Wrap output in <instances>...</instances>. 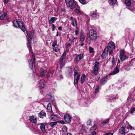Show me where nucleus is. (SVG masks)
<instances>
[{"mask_svg":"<svg viewBox=\"0 0 135 135\" xmlns=\"http://www.w3.org/2000/svg\"><path fill=\"white\" fill-rule=\"evenodd\" d=\"M27 45L28 47V48L29 50L30 51H32V59L33 60L31 59H29L28 60V62L29 63V66L30 68L31 69H33V64L35 63V57L34 55V54L33 52L32 51V50H31V42L30 41H29L28 40H27Z\"/></svg>","mask_w":135,"mask_h":135,"instance_id":"f257e3e1","label":"nucleus"},{"mask_svg":"<svg viewBox=\"0 0 135 135\" xmlns=\"http://www.w3.org/2000/svg\"><path fill=\"white\" fill-rule=\"evenodd\" d=\"M13 23L14 27L16 28L19 27L24 32L25 31V28L23 23L19 20H15Z\"/></svg>","mask_w":135,"mask_h":135,"instance_id":"f03ea898","label":"nucleus"},{"mask_svg":"<svg viewBox=\"0 0 135 135\" xmlns=\"http://www.w3.org/2000/svg\"><path fill=\"white\" fill-rule=\"evenodd\" d=\"M115 44L112 41L109 42L108 46L105 47V49H107V51L109 52V54L112 55L113 53V51L115 49Z\"/></svg>","mask_w":135,"mask_h":135,"instance_id":"7ed1b4c3","label":"nucleus"},{"mask_svg":"<svg viewBox=\"0 0 135 135\" xmlns=\"http://www.w3.org/2000/svg\"><path fill=\"white\" fill-rule=\"evenodd\" d=\"M67 6L71 9L74 8L76 7L75 2L74 0H65Z\"/></svg>","mask_w":135,"mask_h":135,"instance_id":"20e7f679","label":"nucleus"},{"mask_svg":"<svg viewBox=\"0 0 135 135\" xmlns=\"http://www.w3.org/2000/svg\"><path fill=\"white\" fill-rule=\"evenodd\" d=\"M89 35L90 39L91 40H95L97 38V35L95 31L93 29H91L89 31Z\"/></svg>","mask_w":135,"mask_h":135,"instance_id":"39448f33","label":"nucleus"},{"mask_svg":"<svg viewBox=\"0 0 135 135\" xmlns=\"http://www.w3.org/2000/svg\"><path fill=\"white\" fill-rule=\"evenodd\" d=\"M99 62L96 61L95 62V65L93 67V69L91 71V73L95 75H97L98 73V70L99 69Z\"/></svg>","mask_w":135,"mask_h":135,"instance_id":"423d86ee","label":"nucleus"},{"mask_svg":"<svg viewBox=\"0 0 135 135\" xmlns=\"http://www.w3.org/2000/svg\"><path fill=\"white\" fill-rule=\"evenodd\" d=\"M66 60V54L64 53L60 58L59 64L60 68L61 69L65 65Z\"/></svg>","mask_w":135,"mask_h":135,"instance_id":"0eeeda50","label":"nucleus"},{"mask_svg":"<svg viewBox=\"0 0 135 135\" xmlns=\"http://www.w3.org/2000/svg\"><path fill=\"white\" fill-rule=\"evenodd\" d=\"M126 53V51L123 50H121L120 52L119 58L122 61L124 60L128 57Z\"/></svg>","mask_w":135,"mask_h":135,"instance_id":"6e6552de","label":"nucleus"},{"mask_svg":"<svg viewBox=\"0 0 135 135\" xmlns=\"http://www.w3.org/2000/svg\"><path fill=\"white\" fill-rule=\"evenodd\" d=\"M64 119L67 123H69L71 122V118L69 114H66L64 115Z\"/></svg>","mask_w":135,"mask_h":135,"instance_id":"1a4fd4ad","label":"nucleus"},{"mask_svg":"<svg viewBox=\"0 0 135 135\" xmlns=\"http://www.w3.org/2000/svg\"><path fill=\"white\" fill-rule=\"evenodd\" d=\"M45 81L43 79L41 80L37 84V86L40 89L44 88L45 87Z\"/></svg>","mask_w":135,"mask_h":135,"instance_id":"9d476101","label":"nucleus"},{"mask_svg":"<svg viewBox=\"0 0 135 135\" xmlns=\"http://www.w3.org/2000/svg\"><path fill=\"white\" fill-rule=\"evenodd\" d=\"M29 119L31 122L36 124L37 122V118L34 116L30 117Z\"/></svg>","mask_w":135,"mask_h":135,"instance_id":"9b49d317","label":"nucleus"},{"mask_svg":"<svg viewBox=\"0 0 135 135\" xmlns=\"http://www.w3.org/2000/svg\"><path fill=\"white\" fill-rule=\"evenodd\" d=\"M84 56L83 54H80L76 56L75 59V60L77 62L80 61L81 59L83 58Z\"/></svg>","mask_w":135,"mask_h":135,"instance_id":"f8f14e48","label":"nucleus"},{"mask_svg":"<svg viewBox=\"0 0 135 135\" xmlns=\"http://www.w3.org/2000/svg\"><path fill=\"white\" fill-rule=\"evenodd\" d=\"M109 52L107 51V49H105L104 52L102 54V57L103 59H104L106 57Z\"/></svg>","mask_w":135,"mask_h":135,"instance_id":"ddd939ff","label":"nucleus"},{"mask_svg":"<svg viewBox=\"0 0 135 135\" xmlns=\"http://www.w3.org/2000/svg\"><path fill=\"white\" fill-rule=\"evenodd\" d=\"M80 77V74H79L74 75V84H77Z\"/></svg>","mask_w":135,"mask_h":135,"instance_id":"4468645a","label":"nucleus"},{"mask_svg":"<svg viewBox=\"0 0 135 135\" xmlns=\"http://www.w3.org/2000/svg\"><path fill=\"white\" fill-rule=\"evenodd\" d=\"M70 20L72 21L71 24L73 26H75L77 25V22L76 19L74 17H71L70 18Z\"/></svg>","mask_w":135,"mask_h":135,"instance_id":"2eb2a0df","label":"nucleus"},{"mask_svg":"<svg viewBox=\"0 0 135 135\" xmlns=\"http://www.w3.org/2000/svg\"><path fill=\"white\" fill-rule=\"evenodd\" d=\"M26 33L29 38L32 40V39L33 38L32 36L34 34L33 31L32 30L30 32L27 31Z\"/></svg>","mask_w":135,"mask_h":135,"instance_id":"dca6fc26","label":"nucleus"},{"mask_svg":"<svg viewBox=\"0 0 135 135\" xmlns=\"http://www.w3.org/2000/svg\"><path fill=\"white\" fill-rule=\"evenodd\" d=\"M119 72V70L117 68V67H116L114 69L113 71L109 74V75H115L117 73Z\"/></svg>","mask_w":135,"mask_h":135,"instance_id":"f3484780","label":"nucleus"},{"mask_svg":"<svg viewBox=\"0 0 135 135\" xmlns=\"http://www.w3.org/2000/svg\"><path fill=\"white\" fill-rule=\"evenodd\" d=\"M39 71L40 73L39 76L42 77L43 76H45V71L44 69L41 68L39 69Z\"/></svg>","mask_w":135,"mask_h":135,"instance_id":"a211bd4d","label":"nucleus"},{"mask_svg":"<svg viewBox=\"0 0 135 135\" xmlns=\"http://www.w3.org/2000/svg\"><path fill=\"white\" fill-rule=\"evenodd\" d=\"M57 116V115H52L50 116V119L52 120H55L58 119Z\"/></svg>","mask_w":135,"mask_h":135,"instance_id":"6ab92c4d","label":"nucleus"},{"mask_svg":"<svg viewBox=\"0 0 135 135\" xmlns=\"http://www.w3.org/2000/svg\"><path fill=\"white\" fill-rule=\"evenodd\" d=\"M40 128L43 133L45 132V126L46 125V124L41 123Z\"/></svg>","mask_w":135,"mask_h":135,"instance_id":"aec40b11","label":"nucleus"},{"mask_svg":"<svg viewBox=\"0 0 135 135\" xmlns=\"http://www.w3.org/2000/svg\"><path fill=\"white\" fill-rule=\"evenodd\" d=\"M57 18H56L55 17H52L51 18L49 22V23L50 24H52V23H54L55 21H56V20H57Z\"/></svg>","mask_w":135,"mask_h":135,"instance_id":"412c9836","label":"nucleus"},{"mask_svg":"<svg viewBox=\"0 0 135 135\" xmlns=\"http://www.w3.org/2000/svg\"><path fill=\"white\" fill-rule=\"evenodd\" d=\"M47 109L48 112H51L52 113H53V112L52 110L51 105L50 103H49L47 105Z\"/></svg>","mask_w":135,"mask_h":135,"instance_id":"4be33fe9","label":"nucleus"},{"mask_svg":"<svg viewBox=\"0 0 135 135\" xmlns=\"http://www.w3.org/2000/svg\"><path fill=\"white\" fill-rule=\"evenodd\" d=\"M38 115L40 118H43L46 116V114L44 112L42 111L39 113Z\"/></svg>","mask_w":135,"mask_h":135,"instance_id":"5701e85b","label":"nucleus"},{"mask_svg":"<svg viewBox=\"0 0 135 135\" xmlns=\"http://www.w3.org/2000/svg\"><path fill=\"white\" fill-rule=\"evenodd\" d=\"M53 97L50 94H47L46 96V98L47 100L51 101L53 99Z\"/></svg>","mask_w":135,"mask_h":135,"instance_id":"b1692460","label":"nucleus"},{"mask_svg":"<svg viewBox=\"0 0 135 135\" xmlns=\"http://www.w3.org/2000/svg\"><path fill=\"white\" fill-rule=\"evenodd\" d=\"M86 76L84 74H83L81 76V81L82 84H83L86 78Z\"/></svg>","mask_w":135,"mask_h":135,"instance_id":"393cba45","label":"nucleus"},{"mask_svg":"<svg viewBox=\"0 0 135 135\" xmlns=\"http://www.w3.org/2000/svg\"><path fill=\"white\" fill-rule=\"evenodd\" d=\"M119 132L122 134H124L125 133V128L124 127H122L119 130Z\"/></svg>","mask_w":135,"mask_h":135,"instance_id":"a878e982","label":"nucleus"},{"mask_svg":"<svg viewBox=\"0 0 135 135\" xmlns=\"http://www.w3.org/2000/svg\"><path fill=\"white\" fill-rule=\"evenodd\" d=\"M6 16V14L4 12H3L0 14V19L3 20L4 19Z\"/></svg>","mask_w":135,"mask_h":135,"instance_id":"bb28decb","label":"nucleus"},{"mask_svg":"<svg viewBox=\"0 0 135 135\" xmlns=\"http://www.w3.org/2000/svg\"><path fill=\"white\" fill-rule=\"evenodd\" d=\"M107 80V78L106 76L102 78L101 82V84H105Z\"/></svg>","mask_w":135,"mask_h":135,"instance_id":"cd10ccee","label":"nucleus"},{"mask_svg":"<svg viewBox=\"0 0 135 135\" xmlns=\"http://www.w3.org/2000/svg\"><path fill=\"white\" fill-rule=\"evenodd\" d=\"M85 37V36L82 33H81L80 36V41L81 42L83 41Z\"/></svg>","mask_w":135,"mask_h":135,"instance_id":"c85d7f7f","label":"nucleus"},{"mask_svg":"<svg viewBox=\"0 0 135 135\" xmlns=\"http://www.w3.org/2000/svg\"><path fill=\"white\" fill-rule=\"evenodd\" d=\"M97 10H95L94 12H91V16L95 18L97 17V15L96 13Z\"/></svg>","mask_w":135,"mask_h":135,"instance_id":"c756f323","label":"nucleus"},{"mask_svg":"<svg viewBox=\"0 0 135 135\" xmlns=\"http://www.w3.org/2000/svg\"><path fill=\"white\" fill-rule=\"evenodd\" d=\"M125 3L126 6H130L131 4V2L130 0H125Z\"/></svg>","mask_w":135,"mask_h":135,"instance_id":"7c9ffc66","label":"nucleus"},{"mask_svg":"<svg viewBox=\"0 0 135 135\" xmlns=\"http://www.w3.org/2000/svg\"><path fill=\"white\" fill-rule=\"evenodd\" d=\"M57 123L58 122L57 121L52 122L50 123L49 124V125L51 127H53L56 125Z\"/></svg>","mask_w":135,"mask_h":135,"instance_id":"2f4dec72","label":"nucleus"},{"mask_svg":"<svg viewBox=\"0 0 135 135\" xmlns=\"http://www.w3.org/2000/svg\"><path fill=\"white\" fill-rule=\"evenodd\" d=\"M79 71V69L77 67H75L74 71V75L75 74H78V71Z\"/></svg>","mask_w":135,"mask_h":135,"instance_id":"473e14b6","label":"nucleus"},{"mask_svg":"<svg viewBox=\"0 0 135 135\" xmlns=\"http://www.w3.org/2000/svg\"><path fill=\"white\" fill-rule=\"evenodd\" d=\"M99 90V86L98 85L96 86L95 88L94 92V93H98Z\"/></svg>","mask_w":135,"mask_h":135,"instance_id":"72a5a7b5","label":"nucleus"},{"mask_svg":"<svg viewBox=\"0 0 135 135\" xmlns=\"http://www.w3.org/2000/svg\"><path fill=\"white\" fill-rule=\"evenodd\" d=\"M97 129V127H96V125L94 124L93 126L91 127L90 129V131L91 132H92V131H93V130L95 131Z\"/></svg>","mask_w":135,"mask_h":135,"instance_id":"f704fd0d","label":"nucleus"},{"mask_svg":"<svg viewBox=\"0 0 135 135\" xmlns=\"http://www.w3.org/2000/svg\"><path fill=\"white\" fill-rule=\"evenodd\" d=\"M52 74L50 72H48L46 75V77L47 78H49L50 76H52Z\"/></svg>","mask_w":135,"mask_h":135,"instance_id":"c9c22d12","label":"nucleus"},{"mask_svg":"<svg viewBox=\"0 0 135 135\" xmlns=\"http://www.w3.org/2000/svg\"><path fill=\"white\" fill-rule=\"evenodd\" d=\"M67 128L65 126H64L62 128V131L64 132H67Z\"/></svg>","mask_w":135,"mask_h":135,"instance_id":"e433bc0d","label":"nucleus"},{"mask_svg":"<svg viewBox=\"0 0 135 135\" xmlns=\"http://www.w3.org/2000/svg\"><path fill=\"white\" fill-rule=\"evenodd\" d=\"M75 12L77 13L78 14H81V13L79 10L77 8H75L74 10Z\"/></svg>","mask_w":135,"mask_h":135,"instance_id":"4c0bfd02","label":"nucleus"},{"mask_svg":"<svg viewBox=\"0 0 135 135\" xmlns=\"http://www.w3.org/2000/svg\"><path fill=\"white\" fill-rule=\"evenodd\" d=\"M135 111V108H131L130 111V113L131 114H132V113H133Z\"/></svg>","mask_w":135,"mask_h":135,"instance_id":"58836bf2","label":"nucleus"},{"mask_svg":"<svg viewBox=\"0 0 135 135\" xmlns=\"http://www.w3.org/2000/svg\"><path fill=\"white\" fill-rule=\"evenodd\" d=\"M79 2L82 4H86V0H79Z\"/></svg>","mask_w":135,"mask_h":135,"instance_id":"ea45409f","label":"nucleus"},{"mask_svg":"<svg viewBox=\"0 0 135 135\" xmlns=\"http://www.w3.org/2000/svg\"><path fill=\"white\" fill-rule=\"evenodd\" d=\"M89 52L90 53H92L94 52V49L93 47H89Z\"/></svg>","mask_w":135,"mask_h":135,"instance_id":"a19ab883","label":"nucleus"},{"mask_svg":"<svg viewBox=\"0 0 135 135\" xmlns=\"http://www.w3.org/2000/svg\"><path fill=\"white\" fill-rule=\"evenodd\" d=\"M109 119H107L106 120H105L102 123V124L103 125H104L105 124L107 123L109 121Z\"/></svg>","mask_w":135,"mask_h":135,"instance_id":"79ce46f5","label":"nucleus"},{"mask_svg":"<svg viewBox=\"0 0 135 135\" xmlns=\"http://www.w3.org/2000/svg\"><path fill=\"white\" fill-rule=\"evenodd\" d=\"M91 121L90 120H88L87 122V124L88 126H91Z\"/></svg>","mask_w":135,"mask_h":135,"instance_id":"37998d69","label":"nucleus"},{"mask_svg":"<svg viewBox=\"0 0 135 135\" xmlns=\"http://www.w3.org/2000/svg\"><path fill=\"white\" fill-rule=\"evenodd\" d=\"M53 51L57 52L59 50V49L58 47H55L53 48Z\"/></svg>","mask_w":135,"mask_h":135,"instance_id":"c03bdc74","label":"nucleus"},{"mask_svg":"<svg viewBox=\"0 0 135 135\" xmlns=\"http://www.w3.org/2000/svg\"><path fill=\"white\" fill-rule=\"evenodd\" d=\"M57 42L56 41H54L52 45V46L53 47H55L56 45H57Z\"/></svg>","mask_w":135,"mask_h":135,"instance_id":"a18cd8bd","label":"nucleus"},{"mask_svg":"<svg viewBox=\"0 0 135 135\" xmlns=\"http://www.w3.org/2000/svg\"><path fill=\"white\" fill-rule=\"evenodd\" d=\"M57 122H58V123H61L62 124H65V121L63 120H60L57 121Z\"/></svg>","mask_w":135,"mask_h":135,"instance_id":"49530a36","label":"nucleus"},{"mask_svg":"<svg viewBox=\"0 0 135 135\" xmlns=\"http://www.w3.org/2000/svg\"><path fill=\"white\" fill-rule=\"evenodd\" d=\"M52 30L54 31L55 30V29L56 27V26L54 24H52Z\"/></svg>","mask_w":135,"mask_h":135,"instance_id":"de8ad7c7","label":"nucleus"},{"mask_svg":"<svg viewBox=\"0 0 135 135\" xmlns=\"http://www.w3.org/2000/svg\"><path fill=\"white\" fill-rule=\"evenodd\" d=\"M68 69L69 70V75H71V73L72 72V69H71V68L70 67H69L68 68Z\"/></svg>","mask_w":135,"mask_h":135,"instance_id":"09e8293b","label":"nucleus"},{"mask_svg":"<svg viewBox=\"0 0 135 135\" xmlns=\"http://www.w3.org/2000/svg\"><path fill=\"white\" fill-rule=\"evenodd\" d=\"M111 3L112 4H115L117 0H111Z\"/></svg>","mask_w":135,"mask_h":135,"instance_id":"8fccbe9b","label":"nucleus"},{"mask_svg":"<svg viewBox=\"0 0 135 135\" xmlns=\"http://www.w3.org/2000/svg\"><path fill=\"white\" fill-rule=\"evenodd\" d=\"M9 0H4V2L5 4H7L8 3Z\"/></svg>","mask_w":135,"mask_h":135,"instance_id":"3c124183","label":"nucleus"},{"mask_svg":"<svg viewBox=\"0 0 135 135\" xmlns=\"http://www.w3.org/2000/svg\"><path fill=\"white\" fill-rule=\"evenodd\" d=\"M113 133H107L105 134L104 135H113Z\"/></svg>","mask_w":135,"mask_h":135,"instance_id":"603ef678","label":"nucleus"},{"mask_svg":"<svg viewBox=\"0 0 135 135\" xmlns=\"http://www.w3.org/2000/svg\"><path fill=\"white\" fill-rule=\"evenodd\" d=\"M75 34L76 35H78L79 33V30L78 29L75 32Z\"/></svg>","mask_w":135,"mask_h":135,"instance_id":"864d4df0","label":"nucleus"},{"mask_svg":"<svg viewBox=\"0 0 135 135\" xmlns=\"http://www.w3.org/2000/svg\"><path fill=\"white\" fill-rule=\"evenodd\" d=\"M112 62L113 64H114L115 63V60L113 59V58L112 59Z\"/></svg>","mask_w":135,"mask_h":135,"instance_id":"5fc2aeb1","label":"nucleus"},{"mask_svg":"<svg viewBox=\"0 0 135 135\" xmlns=\"http://www.w3.org/2000/svg\"><path fill=\"white\" fill-rule=\"evenodd\" d=\"M96 132L94 131L93 132H92V133H91V135H96Z\"/></svg>","mask_w":135,"mask_h":135,"instance_id":"6e6d98bb","label":"nucleus"},{"mask_svg":"<svg viewBox=\"0 0 135 135\" xmlns=\"http://www.w3.org/2000/svg\"><path fill=\"white\" fill-rule=\"evenodd\" d=\"M77 39V38L75 37H74L73 39V42H75L76 41V40Z\"/></svg>","mask_w":135,"mask_h":135,"instance_id":"4d7b16f0","label":"nucleus"},{"mask_svg":"<svg viewBox=\"0 0 135 135\" xmlns=\"http://www.w3.org/2000/svg\"><path fill=\"white\" fill-rule=\"evenodd\" d=\"M127 128L128 129H131L132 128V127L130 125H128L127 127Z\"/></svg>","mask_w":135,"mask_h":135,"instance_id":"13d9d810","label":"nucleus"},{"mask_svg":"<svg viewBox=\"0 0 135 135\" xmlns=\"http://www.w3.org/2000/svg\"><path fill=\"white\" fill-rule=\"evenodd\" d=\"M70 44H68L66 45V47L67 49L70 47Z\"/></svg>","mask_w":135,"mask_h":135,"instance_id":"bf43d9fd","label":"nucleus"},{"mask_svg":"<svg viewBox=\"0 0 135 135\" xmlns=\"http://www.w3.org/2000/svg\"><path fill=\"white\" fill-rule=\"evenodd\" d=\"M99 78H100V77H97L95 79V80L98 81V80L99 79Z\"/></svg>","mask_w":135,"mask_h":135,"instance_id":"052dcab7","label":"nucleus"},{"mask_svg":"<svg viewBox=\"0 0 135 135\" xmlns=\"http://www.w3.org/2000/svg\"><path fill=\"white\" fill-rule=\"evenodd\" d=\"M58 29L59 30H61L62 29V27H59L58 28Z\"/></svg>","mask_w":135,"mask_h":135,"instance_id":"680f3d73","label":"nucleus"},{"mask_svg":"<svg viewBox=\"0 0 135 135\" xmlns=\"http://www.w3.org/2000/svg\"><path fill=\"white\" fill-rule=\"evenodd\" d=\"M67 135H72V134L70 133H67Z\"/></svg>","mask_w":135,"mask_h":135,"instance_id":"e2e57ef3","label":"nucleus"},{"mask_svg":"<svg viewBox=\"0 0 135 135\" xmlns=\"http://www.w3.org/2000/svg\"><path fill=\"white\" fill-rule=\"evenodd\" d=\"M129 135H135V134H132V133H130L129 134Z\"/></svg>","mask_w":135,"mask_h":135,"instance_id":"0e129e2a","label":"nucleus"},{"mask_svg":"<svg viewBox=\"0 0 135 135\" xmlns=\"http://www.w3.org/2000/svg\"><path fill=\"white\" fill-rule=\"evenodd\" d=\"M58 36V32H57V34H56V36Z\"/></svg>","mask_w":135,"mask_h":135,"instance_id":"69168bd1","label":"nucleus"},{"mask_svg":"<svg viewBox=\"0 0 135 135\" xmlns=\"http://www.w3.org/2000/svg\"><path fill=\"white\" fill-rule=\"evenodd\" d=\"M84 45V43H82L81 44V46H83Z\"/></svg>","mask_w":135,"mask_h":135,"instance_id":"338daca9","label":"nucleus"},{"mask_svg":"<svg viewBox=\"0 0 135 135\" xmlns=\"http://www.w3.org/2000/svg\"><path fill=\"white\" fill-rule=\"evenodd\" d=\"M62 76L60 75V79H61V78H62Z\"/></svg>","mask_w":135,"mask_h":135,"instance_id":"774afa93","label":"nucleus"}]
</instances>
